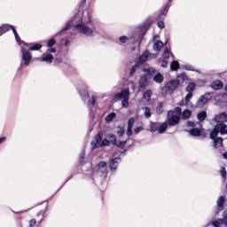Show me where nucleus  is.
I'll return each mask as SVG.
<instances>
[{
  "label": "nucleus",
  "mask_w": 227,
  "mask_h": 227,
  "mask_svg": "<svg viewBox=\"0 0 227 227\" xmlns=\"http://www.w3.org/2000/svg\"><path fill=\"white\" fill-rule=\"evenodd\" d=\"M70 26H73L76 31L81 32L85 36H93L95 35V29L90 27L91 26V15L88 14V12L74 16V20L69 21L60 33L68 30Z\"/></svg>",
  "instance_id": "nucleus-1"
},
{
  "label": "nucleus",
  "mask_w": 227,
  "mask_h": 227,
  "mask_svg": "<svg viewBox=\"0 0 227 227\" xmlns=\"http://www.w3.org/2000/svg\"><path fill=\"white\" fill-rule=\"evenodd\" d=\"M180 79H182V81H185V79H187V75L185 74H181L177 76V79L169 81L165 86H163L162 91L165 93H173V91L180 86Z\"/></svg>",
  "instance_id": "nucleus-2"
},
{
  "label": "nucleus",
  "mask_w": 227,
  "mask_h": 227,
  "mask_svg": "<svg viewBox=\"0 0 227 227\" xmlns=\"http://www.w3.org/2000/svg\"><path fill=\"white\" fill-rule=\"evenodd\" d=\"M180 114H182V108L180 107H176L174 110L168 111L167 115L168 124L170 127L178 125L180 123Z\"/></svg>",
  "instance_id": "nucleus-3"
},
{
  "label": "nucleus",
  "mask_w": 227,
  "mask_h": 227,
  "mask_svg": "<svg viewBox=\"0 0 227 227\" xmlns=\"http://www.w3.org/2000/svg\"><path fill=\"white\" fill-rule=\"evenodd\" d=\"M130 97V89L126 88L123 89L121 92L117 93L114 98V100H115V102H118V100H121V106L124 108L129 107V98Z\"/></svg>",
  "instance_id": "nucleus-4"
},
{
  "label": "nucleus",
  "mask_w": 227,
  "mask_h": 227,
  "mask_svg": "<svg viewBox=\"0 0 227 227\" xmlns=\"http://www.w3.org/2000/svg\"><path fill=\"white\" fill-rule=\"evenodd\" d=\"M18 43H20L21 47V59L23 61L22 65L25 67H29V65H31V59H33V55H31V51H29V50H27V48H26L24 44L20 43V40Z\"/></svg>",
  "instance_id": "nucleus-5"
},
{
  "label": "nucleus",
  "mask_w": 227,
  "mask_h": 227,
  "mask_svg": "<svg viewBox=\"0 0 227 227\" xmlns=\"http://www.w3.org/2000/svg\"><path fill=\"white\" fill-rule=\"evenodd\" d=\"M144 72H145V74L142 75L139 80V86L143 90H145V88L148 86V80L151 79L153 74H155V68L150 67L147 69H144Z\"/></svg>",
  "instance_id": "nucleus-6"
},
{
  "label": "nucleus",
  "mask_w": 227,
  "mask_h": 227,
  "mask_svg": "<svg viewBox=\"0 0 227 227\" xmlns=\"http://www.w3.org/2000/svg\"><path fill=\"white\" fill-rule=\"evenodd\" d=\"M109 143L111 142L107 139H104L102 141V135L98 134L91 142V148L92 150H95L96 148H98L100 146H109Z\"/></svg>",
  "instance_id": "nucleus-7"
},
{
  "label": "nucleus",
  "mask_w": 227,
  "mask_h": 227,
  "mask_svg": "<svg viewBox=\"0 0 227 227\" xmlns=\"http://www.w3.org/2000/svg\"><path fill=\"white\" fill-rule=\"evenodd\" d=\"M168 121L165 122H153L151 124V132H158L159 134H164L168 129Z\"/></svg>",
  "instance_id": "nucleus-8"
},
{
  "label": "nucleus",
  "mask_w": 227,
  "mask_h": 227,
  "mask_svg": "<svg viewBox=\"0 0 227 227\" xmlns=\"http://www.w3.org/2000/svg\"><path fill=\"white\" fill-rule=\"evenodd\" d=\"M11 29L13 32V35L16 38V42L20 43V37L19 36V34L17 33V30L15 29V27H13V26L12 25L4 24L0 27V36L2 35H4V33H8V31H10Z\"/></svg>",
  "instance_id": "nucleus-9"
},
{
  "label": "nucleus",
  "mask_w": 227,
  "mask_h": 227,
  "mask_svg": "<svg viewBox=\"0 0 227 227\" xmlns=\"http://www.w3.org/2000/svg\"><path fill=\"white\" fill-rule=\"evenodd\" d=\"M219 133L221 134V131L219 129H215V127L210 133V137L214 141L215 148H221V146H223V138L222 137L215 138L217 137Z\"/></svg>",
  "instance_id": "nucleus-10"
},
{
  "label": "nucleus",
  "mask_w": 227,
  "mask_h": 227,
  "mask_svg": "<svg viewBox=\"0 0 227 227\" xmlns=\"http://www.w3.org/2000/svg\"><path fill=\"white\" fill-rule=\"evenodd\" d=\"M56 51V48L49 49L46 53L43 54L40 61H44L45 63H52V61H54V55L52 54H55Z\"/></svg>",
  "instance_id": "nucleus-11"
},
{
  "label": "nucleus",
  "mask_w": 227,
  "mask_h": 227,
  "mask_svg": "<svg viewBox=\"0 0 227 227\" xmlns=\"http://www.w3.org/2000/svg\"><path fill=\"white\" fill-rule=\"evenodd\" d=\"M187 126L193 128V129L189 130V133L191 134V136H194V137L200 136V134H201V128H196V123H194L192 121H188L187 122Z\"/></svg>",
  "instance_id": "nucleus-12"
},
{
  "label": "nucleus",
  "mask_w": 227,
  "mask_h": 227,
  "mask_svg": "<svg viewBox=\"0 0 227 227\" xmlns=\"http://www.w3.org/2000/svg\"><path fill=\"white\" fill-rule=\"evenodd\" d=\"M215 121H216V125L215 127H217L219 125H226L224 122L227 121V114L226 113H222L220 114H217L215 117Z\"/></svg>",
  "instance_id": "nucleus-13"
},
{
  "label": "nucleus",
  "mask_w": 227,
  "mask_h": 227,
  "mask_svg": "<svg viewBox=\"0 0 227 227\" xmlns=\"http://www.w3.org/2000/svg\"><path fill=\"white\" fill-rule=\"evenodd\" d=\"M170 54L171 53L169 52V50L166 49L164 51V53H163V55L161 57V59H160L159 63L161 65V67L163 68H166L168 67V60L167 59H168V58H169Z\"/></svg>",
  "instance_id": "nucleus-14"
},
{
  "label": "nucleus",
  "mask_w": 227,
  "mask_h": 227,
  "mask_svg": "<svg viewBox=\"0 0 227 227\" xmlns=\"http://www.w3.org/2000/svg\"><path fill=\"white\" fill-rule=\"evenodd\" d=\"M210 100V93H206L199 98L197 101V107H203Z\"/></svg>",
  "instance_id": "nucleus-15"
},
{
  "label": "nucleus",
  "mask_w": 227,
  "mask_h": 227,
  "mask_svg": "<svg viewBox=\"0 0 227 227\" xmlns=\"http://www.w3.org/2000/svg\"><path fill=\"white\" fill-rule=\"evenodd\" d=\"M150 53L148 51H145L141 56L138 57L136 63L137 65H143V63H146L148 60V56Z\"/></svg>",
  "instance_id": "nucleus-16"
},
{
  "label": "nucleus",
  "mask_w": 227,
  "mask_h": 227,
  "mask_svg": "<svg viewBox=\"0 0 227 227\" xmlns=\"http://www.w3.org/2000/svg\"><path fill=\"white\" fill-rule=\"evenodd\" d=\"M20 43H22L25 47H27V49H29V51H40V49H42V44L40 43H35V44H33V43H26L24 42H21L20 41Z\"/></svg>",
  "instance_id": "nucleus-17"
},
{
  "label": "nucleus",
  "mask_w": 227,
  "mask_h": 227,
  "mask_svg": "<svg viewBox=\"0 0 227 227\" xmlns=\"http://www.w3.org/2000/svg\"><path fill=\"white\" fill-rule=\"evenodd\" d=\"M223 219H219L213 221V226L219 227L220 224H224V226H227V215L226 213H223Z\"/></svg>",
  "instance_id": "nucleus-18"
},
{
  "label": "nucleus",
  "mask_w": 227,
  "mask_h": 227,
  "mask_svg": "<svg viewBox=\"0 0 227 227\" xmlns=\"http://www.w3.org/2000/svg\"><path fill=\"white\" fill-rule=\"evenodd\" d=\"M119 42L121 43H134V37L133 36H125L121 35L119 37Z\"/></svg>",
  "instance_id": "nucleus-19"
},
{
  "label": "nucleus",
  "mask_w": 227,
  "mask_h": 227,
  "mask_svg": "<svg viewBox=\"0 0 227 227\" xmlns=\"http://www.w3.org/2000/svg\"><path fill=\"white\" fill-rule=\"evenodd\" d=\"M78 91L80 93V97L82 99L88 100V98H90V95L88 94V90L80 88L78 89Z\"/></svg>",
  "instance_id": "nucleus-20"
},
{
  "label": "nucleus",
  "mask_w": 227,
  "mask_h": 227,
  "mask_svg": "<svg viewBox=\"0 0 227 227\" xmlns=\"http://www.w3.org/2000/svg\"><path fill=\"white\" fill-rule=\"evenodd\" d=\"M142 113L147 120L152 118V110L148 106L142 107Z\"/></svg>",
  "instance_id": "nucleus-21"
},
{
  "label": "nucleus",
  "mask_w": 227,
  "mask_h": 227,
  "mask_svg": "<svg viewBox=\"0 0 227 227\" xmlns=\"http://www.w3.org/2000/svg\"><path fill=\"white\" fill-rule=\"evenodd\" d=\"M135 120L130 118L128 122L127 136H132V127H134Z\"/></svg>",
  "instance_id": "nucleus-22"
},
{
  "label": "nucleus",
  "mask_w": 227,
  "mask_h": 227,
  "mask_svg": "<svg viewBox=\"0 0 227 227\" xmlns=\"http://www.w3.org/2000/svg\"><path fill=\"white\" fill-rule=\"evenodd\" d=\"M153 80L154 82L160 84L164 82V76L160 73H158L153 76Z\"/></svg>",
  "instance_id": "nucleus-23"
},
{
  "label": "nucleus",
  "mask_w": 227,
  "mask_h": 227,
  "mask_svg": "<svg viewBox=\"0 0 227 227\" xmlns=\"http://www.w3.org/2000/svg\"><path fill=\"white\" fill-rule=\"evenodd\" d=\"M118 164H120V158H115L110 161V169H117Z\"/></svg>",
  "instance_id": "nucleus-24"
},
{
  "label": "nucleus",
  "mask_w": 227,
  "mask_h": 227,
  "mask_svg": "<svg viewBox=\"0 0 227 227\" xmlns=\"http://www.w3.org/2000/svg\"><path fill=\"white\" fill-rule=\"evenodd\" d=\"M211 88H213V90H221L223 88V82L219 80L213 82Z\"/></svg>",
  "instance_id": "nucleus-25"
},
{
  "label": "nucleus",
  "mask_w": 227,
  "mask_h": 227,
  "mask_svg": "<svg viewBox=\"0 0 227 227\" xmlns=\"http://www.w3.org/2000/svg\"><path fill=\"white\" fill-rule=\"evenodd\" d=\"M192 114V112L191 110H184L180 116H182L183 120H189L191 118V115Z\"/></svg>",
  "instance_id": "nucleus-26"
},
{
  "label": "nucleus",
  "mask_w": 227,
  "mask_h": 227,
  "mask_svg": "<svg viewBox=\"0 0 227 227\" xmlns=\"http://www.w3.org/2000/svg\"><path fill=\"white\" fill-rule=\"evenodd\" d=\"M153 93L152 90H146L143 95V99L145 100V102H150Z\"/></svg>",
  "instance_id": "nucleus-27"
},
{
  "label": "nucleus",
  "mask_w": 227,
  "mask_h": 227,
  "mask_svg": "<svg viewBox=\"0 0 227 227\" xmlns=\"http://www.w3.org/2000/svg\"><path fill=\"white\" fill-rule=\"evenodd\" d=\"M164 43L161 41H156L153 44L154 51H160L162 49Z\"/></svg>",
  "instance_id": "nucleus-28"
},
{
  "label": "nucleus",
  "mask_w": 227,
  "mask_h": 227,
  "mask_svg": "<svg viewBox=\"0 0 227 227\" xmlns=\"http://www.w3.org/2000/svg\"><path fill=\"white\" fill-rule=\"evenodd\" d=\"M223 205H224V197H219L218 200H217V207L219 208V210H223Z\"/></svg>",
  "instance_id": "nucleus-29"
},
{
  "label": "nucleus",
  "mask_w": 227,
  "mask_h": 227,
  "mask_svg": "<svg viewBox=\"0 0 227 227\" xmlns=\"http://www.w3.org/2000/svg\"><path fill=\"white\" fill-rule=\"evenodd\" d=\"M170 68L173 71H176L178 70V68H180V64L178 63V61L174 60L170 65Z\"/></svg>",
  "instance_id": "nucleus-30"
},
{
  "label": "nucleus",
  "mask_w": 227,
  "mask_h": 227,
  "mask_svg": "<svg viewBox=\"0 0 227 227\" xmlns=\"http://www.w3.org/2000/svg\"><path fill=\"white\" fill-rule=\"evenodd\" d=\"M156 113L157 114H162L164 113V104L160 103L158 106L156 107Z\"/></svg>",
  "instance_id": "nucleus-31"
},
{
  "label": "nucleus",
  "mask_w": 227,
  "mask_h": 227,
  "mask_svg": "<svg viewBox=\"0 0 227 227\" xmlns=\"http://www.w3.org/2000/svg\"><path fill=\"white\" fill-rule=\"evenodd\" d=\"M197 118H198V120H200V121H203V120H205V118H207V112L202 111V112L199 113L197 114Z\"/></svg>",
  "instance_id": "nucleus-32"
},
{
  "label": "nucleus",
  "mask_w": 227,
  "mask_h": 227,
  "mask_svg": "<svg viewBox=\"0 0 227 227\" xmlns=\"http://www.w3.org/2000/svg\"><path fill=\"white\" fill-rule=\"evenodd\" d=\"M114 118H116V114L112 113V114H109L108 115H106L105 120H106V121L109 122V121H113V120H114Z\"/></svg>",
  "instance_id": "nucleus-33"
},
{
  "label": "nucleus",
  "mask_w": 227,
  "mask_h": 227,
  "mask_svg": "<svg viewBox=\"0 0 227 227\" xmlns=\"http://www.w3.org/2000/svg\"><path fill=\"white\" fill-rule=\"evenodd\" d=\"M196 88V84L191 82L188 84V86L186 87V91L192 93V91H194V89Z\"/></svg>",
  "instance_id": "nucleus-34"
},
{
  "label": "nucleus",
  "mask_w": 227,
  "mask_h": 227,
  "mask_svg": "<svg viewBox=\"0 0 227 227\" xmlns=\"http://www.w3.org/2000/svg\"><path fill=\"white\" fill-rule=\"evenodd\" d=\"M182 68H184V70H188V71H192V72L196 71V70L194 69V67H192V66H191V65H189V64L183 65V66H182Z\"/></svg>",
  "instance_id": "nucleus-35"
},
{
  "label": "nucleus",
  "mask_w": 227,
  "mask_h": 227,
  "mask_svg": "<svg viewBox=\"0 0 227 227\" xmlns=\"http://www.w3.org/2000/svg\"><path fill=\"white\" fill-rule=\"evenodd\" d=\"M108 139L110 143H113V145H116V136L110 134L108 135Z\"/></svg>",
  "instance_id": "nucleus-36"
},
{
  "label": "nucleus",
  "mask_w": 227,
  "mask_h": 227,
  "mask_svg": "<svg viewBox=\"0 0 227 227\" xmlns=\"http://www.w3.org/2000/svg\"><path fill=\"white\" fill-rule=\"evenodd\" d=\"M54 45H56V40H54V38L48 40L47 47L51 48V47H54Z\"/></svg>",
  "instance_id": "nucleus-37"
},
{
  "label": "nucleus",
  "mask_w": 227,
  "mask_h": 227,
  "mask_svg": "<svg viewBox=\"0 0 227 227\" xmlns=\"http://www.w3.org/2000/svg\"><path fill=\"white\" fill-rule=\"evenodd\" d=\"M116 146H118V148H123L125 146V145H127V142L125 141H116V144H114Z\"/></svg>",
  "instance_id": "nucleus-38"
},
{
  "label": "nucleus",
  "mask_w": 227,
  "mask_h": 227,
  "mask_svg": "<svg viewBox=\"0 0 227 227\" xmlns=\"http://www.w3.org/2000/svg\"><path fill=\"white\" fill-rule=\"evenodd\" d=\"M123 134H125V129H123V128H117V136H123Z\"/></svg>",
  "instance_id": "nucleus-39"
},
{
  "label": "nucleus",
  "mask_w": 227,
  "mask_h": 227,
  "mask_svg": "<svg viewBox=\"0 0 227 227\" xmlns=\"http://www.w3.org/2000/svg\"><path fill=\"white\" fill-rule=\"evenodd\" d=\"M106 166H107V163H106V161H100V162L98 164V169H102V168H106Z\"/></svg>",
  "instance_id": "nucleus-40"
},
{
  "label": "nucleus",
  "mask_w": 227,
  "mask_h": 227,
  "mask_svg": "<svg viewBox=\"0 0 227 227\" xmlns=\"http://www.w3.org/2000/svg\"><path fill=\"white\" fill-rule=\"evenodd\" d=\"M139 65L133 66L130 69V75H134V73L136 72V69L137 68Z\"/></svg>",
  "instance_id": "nucleus-41"
},
{
  "label": "nucleus",
  "mask_w": 227,
  "mask_h": 227,
  "mask_svg": "<svg viewBox=\"0 0 227 227\" xmlns=\"http://www.w3.org/2000/svg\"><path fill=\"white\" fill-rule=\"evenodd\" d=\"M192 98V92H188V94L185 97V101L188 102Z\"/></svg>",
  "instance_id": "nucleus-42"
},
{
  "label": "nucleus",
  "mask_w": 227,
  "mask_h": 227,
  "mask_svg": "<svg viewBox=\"0 0 227 227\" xmlns=\"http://www.w3.org/2000/svg\"><path fill=\"white\" fill-rule=\"evenodd\" d=\"M220 173H221V176H222L223 178H226V169L224 168H223L220 170Z\"/></svg>",
  "instance_id": "nucleus-43"
},
{
  "label": "nucleus",
  "mask_w": 227,
  "mask_h": 227,
  "mask_svg": "<svg viewBox=\"0 0 227 227\" xmlns=\"http://www.w3.org/2000/svg\"><path fill=\"white\" fill-rule=\"evenodd\" d=\"M158 27H160V29H164V23L163 21H160L157 24Z\"/></svg>",
  "instance_id": "nucleus-44"
},
{
  "label": "nucleus",
  "mask_w": 227,
  "mask_h": 227,
  "mask_svg": "<svg viewBox=\"0 0 227 227\" xmlns=\"http://www.w3.org/2000/svg\"><path fill=\"white\" fill-rule=\"evenodd\" d=\"M36 224V220L33 219L30 221L29 226L30 227H35V225Z\"/></svg>",
  "instance_id": "nucleus-45"
},
{
  "label": "nucleus",
  "mask_w": 227,
  "mask_h": 227,
  "mask_svg": "<svg viewBox=\"0 0 227 227\" xmlns=\"http://www.w3.org/2000/svg\"><path fill=\"white\" fill-rule=\"evenodd\" d=\"M95 102H97V96H92V98H91L92 106H95Z\"/></svg>",
  "instance_id": "nucleus-46"
},
{
  "label": "nucleus",
  "mask_w": 227,
  "mask_h": 227,
  "mask_svg": "<svg viewBox=\"0 0 227 227\" xmlns=\"http://www.w3.org/2000/svg\"><path fill=\"white\" fill-rule=\"evenodd\" d=\"M141 130H143V127H138L135 129V133L136 134H139V132H141Z\"/></svg>",
  "instance_id": "nucleus-47"
},
{
  "label": "nucleus",
  "mask_w": 227,
  "mask_h": 227,
  "mask_svg": "<svg viewBox=\"0 0 227 227\" xmlns=\"http://www.w3.org/2000/svg\"><path fill=\"white\" fill-rule=\"evenodd\" d=\"M168 10H169V5H167L163 11V15H166L168 13Z\"/></svg>",
  "instance_id": "nucleus-48"
},
{
  "label": "nucleus",
  "mask_w": 227,
  "mask_h": 227,
  "mask_svg": "<svg viewBox=\"0 0 227 227\" xmlns=\"http://www.w3.org/2000/svg\"><path fill=\"white\" fill-rule=\"evenodd\" d=\"M4 141H6V137H1L0 138V145H1V143H4Z\"/></svg>",
  "instance_id": "nucleus-49"
},
{
  "label": "nucleus",
  "mask_w": 227,
  "mask_h": 227,
  "mask_svg": "<svg viewBox=\"0 0 227 227\" xmlns=\"http://www.w3.org/2000/svg\"><path fill=\"white\" fill-rule=\"evenodd\" d=\"M69 43H70V42H69L68 40H67V41L65 42L66 47H68Z\"/></svg>",
  "instance_id": "nucleus-50"
},
{
  "label": "nucleus",
  "mask_w": 227,
  "mask_h": 227,
  "mask_svg": "<svg viewBox=\"0 0 227 227\" xmlns=\"http://www.w3.org/2000/svg\"><path fill=\"white\" fill-rule=\"evenodd\" d=\"M223 159H226V160H227V153H223Z\"/></svg>",
  "instance_id": "nucleus-51"
},
{
  "label": "nucleus",
  "mask_w": 227,
  "mask_h": 227,
  "mask_svg": "<svg viewBox=\"0 0 227 227\" xmlns=\"http://www.w3.org/2000/svg\"><path fill=\"white\" fill-rule=\"evenodd\" d=\"M199 126H200V128H199V129H200V130H201V125H200V124H199Z\"/></svg>",
  "instance_id": "nucleus-52"
},
{
  "label": "nucleus",
  "mask_w": 227,
  "mask_h": 227,
  "mask_svg": "<svg viewBox=\"0 0 227 227\" xmlns=\"http://www.w3.org/2000/svg\"><path fill=\"white\" fill-rule=\"evenodd\" d=\"M134 88H136L134 85H132V89L134 90Z\"/></svg>",
  "instance_id": "nucleus-53"
}]
</instances>
